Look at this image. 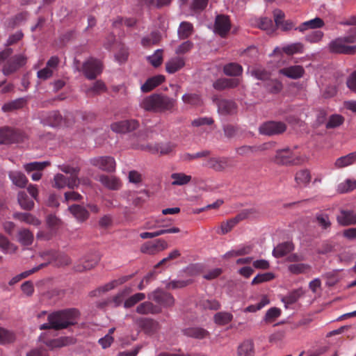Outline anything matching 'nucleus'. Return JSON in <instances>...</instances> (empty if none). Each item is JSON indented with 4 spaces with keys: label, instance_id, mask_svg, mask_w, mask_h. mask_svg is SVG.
Here are the masks:
<instances>
[{
    "label": "nucleus",
    "instance_id": "nucleus-1",
    "mask_svg": "<svg viewBox=\"0 0 356 356\" xmlns=\"http://www.w3.org/2000/svg\"><path fill=\"white\" fill-rule=\"evenodd\" d=\"M175 104V100L166 95L152 94L145 97L140 103V106L146 111L162 113L171 111Z\"/></svg>",
    "mask_w": 356,
    "mask_h": 356
},
{
    "label": "nucleus",
    "instance_id": "nucleus-2",
    "mask_svg": "<svg viewBox=\"0 0 356 356\" xmlns=\"http://www.w3.org/2000/svg\"><path fill=\"white\" fill-rule=\"evenodd\" d=\"M356 27L349 30L346 35L339 37L329 43V50L334 54L353 55L356 53Z\"/></svg>",
    "mask_w": 356,
    "mask_h": 356
},
{
    "label": "nucleus",
    "instance_id": "nucleus-3",
    "mask_svg": "<svg viewBox=\"0 0 356 356\" xmlns=\"http://www.w3.org/2000/svg\"><path fill=\"white\" fill-rule=\"evenodd\" d=\"M79 312L76 309L59 310L48 316V321H52L54 330H60L76 323Z\"/></svg>",
    "mask_w": 356,
    "mask_h": 356
},
{
    "label": "nucleus",
    "instance_id": "nucleus-4",
    "mask_svg": "<svg viewBox=\"0 0 356 356\" xmlns=\"http://www.w3.org/2000/svg\"><path fill=\"white\" fill-rule=\"evenodd\" d=\"M13 52L11 48H6L0 52V63L6 60L2 70L3 74L6 76L14 73L26 63V57L22 54L15 55L9 58Z\"/></svg>",
    "mask_w": 356,
    "mask_h": 356
},
{
    "label": "nucleus",
    "instance_id": "nucleus-5",
    "mask_svg": "<svg viewBox=\"0 0 356 356\" xmlns=\"http://www.w3.org/2000/svg\"><path fill=\"white\" fill-rule=\"evenodd\" d=\"M26 136L24 133L15 128L4 126L0 127V144L10 145L23 142Z\"/></svg>",
    "mask_w": 356,
    "mask_h": 356
},
{
    "label": "nucleus",
    "instance_id": "nucleus-6",
    "mask_svg": "<svg viewBox=\"0 0 356 356\" xmlns=\"http://www.w3.org/2000/svg\"><path fill=\"white\" fill-rule=\"evenodd\" d=\"M133 320L134 324L149 336L155 334L161 329L160 323L151 318L134 317Z\"/></svg>",
    "mask_w": 356,
    "mask_h": 356
},
{
    "label": "nucleus",
    "instance_id": "nucleus-7",
    "mask_svg": "<svg viewBox=\"0 0 356 356\" xmlns=\"http://www.w3.org/2000/svg\"><path fill=\"white\" fill-rule=\"evenodd\" d=\"M275 162L280 165H298L301 163L304 159L297 156L290 149H278L275 156Z\"/></svg>",
    "mask_w": 356,
    "mask_h": 356
},
{
    "label": "nucleus",
    "instance_id": "nucleus-8",
    "mask_svg": "<svg viewBox=\"0 0 356 356\" xmlns=\"http://www.w3.org/2000/svg\"><path fill=\"white\" fill-rule=\"evenodd\" d=\"M148 298L159 305L160 307H170L175 304V298L172 295L159 289L148 294Z\"/></svg>",
    "mask_w": 356,
    "mask_h": 356
},
{
    "label": "nucleus",
    "instance_id": "nucleus-9",
    "mask_svg": "<svg viewBox=\"0 0 356 356\" xmlns=\"http://www.w3.org/2000/svg\"><path fill=\"white\" fill-rule=\"evenodd\" d=\"M83 72L87 79H95L102 73V64L100 60L90 58L83 63Z\"/></svg>",
    "mask_w": 356,
    "mask_h": 356
},
{
    "label": "nucleus",
    "instance_id": "nucleus-10",
    "mask_svg": "<svg viewBox=\"0 0 356 356\" xmlns=\"http://www.w3.org/2000/svg\"><path fill=\"white\" fill-rule=\"evenodd\" d=\"M286 129L284 122L268 121L263 123L259 128V131L262 135L273 136L282 134Z\"/></svg>",
    "mask_w": 356,
    "mask_h": 356
},
{
    "label": "nucleus",
    "instance_id": "nucleus-11",
    "mask_svg": "<svg viewBox=\"0 0 356 356\" xmlns=\"http://www.w3.org/2000/svg\"><path fill=\"white\" fill-rule=\"evenodd\" d=\"M90 163L99 169L112 172L115 170L116 163L113 157L109 156H97L90 160Z\"/></svg>",
    "mask_w": 356,
    "mask_h": 356
},
{
    "label": "nucleus",
    "instance_id": "nucleus-12",
    "mask_svg": "<svg viewBox=\"0 0 356 356\" xmlns=\"http://www.w3.org/2000/svg\"><path fill=\"white\" fill-rule=\"evenodd\" d=\"M168 247V245L165 240L159 238L143 243L140 247V251L143 253L152 255L166 250Z\"/></svg>",
    "mask_w": 356,
    "mask_h": 356
},
{
    "label": "nucleus",
    "instance_id": "nucleus-13",
    "mask_svg": "<svg viewBox=\"0 0 356 356\" xmlns=\"http://www.w3.org/2000/svg\"><path fill=\"white\" fill-rule=\"evenodd\" d=\"M231 29V22L228 16L218 15L216 17L214 31L222 38H225Z\"/></svg>",
    "mask_w": 356,
    "mask_h": 356
},
{
    "label": "nucleus",
    "instance_id": "nucleus-14",
    "mask_svg": "<svg viewBox=\"0 0 356 356\" xmlns=\"http://www.w3.org/2000/svg\"><path fill=\"white\" fill-rule=\"evenodd\" d=\"M250 211L246 210L238 213L234 218L222 222L220 225V232L218 233L225 234L229 232L240 221L248 218Z\"/></svg>",
    "mask_w": 356,
    "mask_h": 356
},
{
    "label": "nucleus",
    "instance_id": "nucleus-15",
    "mask_svg": "<svg viewBox=\"0 0 356 356\" xmlns=\"http://www.w3.org/2000/svg\"><path fill=\"white\" fill-rule=\"evenodd\" d=\"M100 258L97 254H91L81 259L75 266L74 269L78 272L90 270L94 268L99 261Z\"/></svg>",
    "mask_w": 356,
    "mask_h": 356
},
{
    "label": "nucleus",
    "instance_id": "nucleus-16",
    "mask_svg": "<svg viewBox=\"0 0 356 356\" xmlns=\"http://www.w3.org/2000/svg\"><path fill=\"white\" fill-rule=\"evenodd\" d=\"M80 179L79 178L66 177L62 174H57L54 177V186L57 188H63L67 186L70 189L77 188L79 185Z\"/></svg>",
    "mask_w": 356,
    "mask_h": 356
},
{
    "label": "nucleus",
    "instance_id": "nucleus-17",
    "mask_svg": "<svg viewBox=\"0 0 356 356\" xmlns=\"http://www.w3.org/2000/svg\"><path fill=\"white\" fill-rule=\"evenodd\" d=\"M228 157H209L204 163V166L213 169L216 172H222L229 166Z\"/></svg>",
    "mask_w": 356,
    "mask_h": 356
},
{
    "label": "nucleus",
    "instance_id": "nucleus-18",
    "mask_svg": "<svg viewBox=\"0 0 356 356\" xmlns=\"http://www.w3.org/2000/svg\"><path fill=\"white\" fill-rule=\"evenodd\" d=\"M136 148H140L144 150H149L150 152L160 153L161 155L168 154L172 152L175 148V145L172 143H165L161 144H155L154 145H141L140 147Z\"/></svg>",
    "mask_w": 356,
    "mask_h": 356
},
{
    "label": "nucleus",
    "instance_id": "nucleus-19",
    "mask_svg": "<svg viewBox=\"0 0 356 356\" xmlns=\"http://www.w3.org/2000/svg\"><path fill=\"white\" fill-rule=\"evenodd\" d=\"M49 165V163L47 161L44 162H31L29 163H26L24 165V170L27 172H31L32 171H35L31 175V179L33 181H38L42 177L41 171L47 165Z\"/></svg>",
    "mask_w": 356,
    "mask_h": 356
},
{
    "label": "nucleus",
    "instance_id": "nucleus-20",
    "mask_svg": "<svg viewBox=\"0 0 356 356\" xmlns=\"http://www.w3.org/2000/svg\"><path fill=\"white\" fill-rule=\"evenodd\" d=\"M138 125L136 120H123L112 124L111 129L117 133H125L135 130Z\"/></svg>",
    "mask_w": 356,
    "mask_h": 356
},
{
    "label": "nucleus",
    "instance_id": "nucleus-21",
    "mask_svg": "<svg viewBox=\"0 0 356 356\" xmlns=\"http://www.w3.org/2000/svg\"><path fill=\"white\" fill-rule=\"evenodd\" d=\"M132 277V275L122 276L118 279L113 280L111 282L104 284L102 286L99 287L97 290L91 292V296H97V293L100 294L101 293H105L109 291L118 286H120Z\"/></svg>",
    "mask_w": 356,
    "mask_h": 356
},
{
    "label": "nucleus",
    "instance_id": "nucleus-22",
    "mask_svg": "<svg viewBox=\"0 0 356 356\" xmlns=\"http://www.w3.org/2000/svg\"><path fill=\"white\" fill-rule=\"evenodd\" d=\"M161 311V307L155 305L149 301H145L139 304L136 309V312L142 315L158 314H160Z\"/></svg>",
    "mask_w": 356,
    "mask_h": 356
},
{
    "label": "nucleus",
    "instance_id": "nucleus-23",
    "mask_svg": "<svg viewBox=\"0 0 356 356\" xmlns=\"http://www.w3.org/2000/svg\"><path fill=\"white\" fill-rule=\"evenodd\" d=\"M279 73L288 78L298 79L303 76L305 70L301 65H292L280 69Z\"/></svg>",
    "mask_w": 356,
    "mask_h": 356
},
{
    "label": "nucleus",
    "instance_id": "nucleus-24",
    "mask_svg": "<svg viewBox=\"0 0 356 356\" xmlns=\"http://www.w3.org/2000/svg\"><path fill=\"white\" fill-rule=\"evenodd\" d=\"M338 223L342 226L356 224V213L350 210H341L337 217Z\"/></svg>",
    "mask_w": 356,
    "mask_h": 356
},
{
    "label": "nucleus",
    "instance_id": "nucleus-25",
    "mask_svg": "<svg viewBox=\"0 0 356 356\" xmlns=\"http://www.w3.org/2000/svg\"><path fill=\"white\" fill-rule=\"evenodd\" d=\"M218 111L222 115L233 114L236 111V104L232 100L219 99L217 102Z\"/></svg>",
    "mask_w": 356,
    "mask_h": 356
},
{
    "label": "nucleus",
    "instance_id": "nucleus-26",
    "mask_svg": "<svg viewBox=\"0 0 356 356\" xmlns=\"http://www.w3.org/2000/svg\"><path fill=\"white\" fill-rule=\"evenodd\" d=\"M69 211L72 215L80 222H85L88 219L89 211L82 205L72 204L69 207Z\"/></svg>",
    "mask_w": 356,
    "mask_h": 356
},
{
    "label": "nucleus",
    "instance_id": "nucleus-27",
    "mask_svg": "<svg viewBox=\"0 0 356 356\" xmlns=\"http://www.w3.org/2000/svg\"><path fill=\"white\" fill-rule=\"evenodd\" d=\"M165 81V76L158 74L147 79L144 84L141 86V90L143 92H149L156 87L159 86Z\"/></svg>",
    "mask_w": 356,
    "mask_h": 356
},
{
    "label": "nucleus",
    "instance_id": "nucleus-28",
    "mask_svg": "<svg viewBox=\"0 0 356 356\" xmlns=\"http://www.w3.org/2000/svg\"><path fill=\"white\" fill-rule=\"evenodd\" d=\"M99 181L110 190H119L121 187V182L119 179L114 176L102 175L99 176Z\"/></svg>",
    "mask_w": 356,
    "mask_h": 356
},
{
    "label": "nucleus",
    "instance_id": "nucleus-29",
    "mask_svg": "<svg viewBox=\"0 0 356 356\" xmlns=\"http://www.w3.org/2000/svg\"><path fill=\"white\" fill-rule=\"evenodd\" d=\"M185 65V60L181 57H174L165 63V70L170 74H174Z\"/></svg>",
    "mask_w": 356,
    "mask_h": 356
},
{
    "label": "nucleus",
    "instance_id": "nucleus-30",
    "mask_svg": "<svg viewBox=\"0 0 356 356\" xmlns=\"http://www.w3.org/2000/svg\"><path fill=\"white\" fill-rule=\"evenodd\" d=\"M294 249V245L292 242L286 241L278 244L273 250V254L277 258H280L289 254Z\"/></svg>",
    "mask_w": 356,
    "mask_h": 356
},
{
    "label": "nucleus",
    "instance_id": "nucleus-31",
    "mask_svg": "<svg viewBox=\"0 0 356 356\" xmlns=\"http://www.w3.org/2000/svg\"><path fill=\"white\" fill-rule=\"evenodd\" d=\"M324 25V21L321 18L317 17L314 19L302 23L296 29L300 32H303L307 29H320Z\"/></svg>",
    "mask_w": 356,
    "mask_h": 356
},
{
    "label": "nucleus",
    "instance_id": "nucleus-32",
    "mask_svg": "<svg viewBox=\"0 0 356 356\" xmlns=\"http://www.w3.org/2000/svg\"><path fill=\"white\" fill-rule=\"evenodd\" d=\"M180 232L179 228L173 227L171 229H160L153 232H142L140 237L143 239L152 238L165 234H175Z\"/></svg>",
    "mask_w": 356,
    "mask_h": 356
},
{
    "label": "nucleus",
    "instance_id": "nucleus-33",
    "mask_svg": "<svg viewBox=\"0 0 356 356\" xmlns=\"http://www.w3.org/2000/svg\"><path fill=\"white\" fill-rule=\"evenodd\" d=\"M8 177L11 179L12 182L19 188L25 187L28 182L26 177L22 172L19 171L9 172Z\"/></svg>",
    "mask_w": 356,
    "mask_h": 356
},
{
    "label": "nucleus",
    "instance_id": "nucleus-34",
    "mask_svg": "<svg viewBox=\"0 0 356 356\" xmlns=\"http://www.w3.org/2000/svg\"><path fill=\"white\" fill-rule=\"evenodd\" d=\"M315 222L323 230L330 229L332 225L329 215L325 212L316 213L315 215Z\"/></svg>",
    "mask_w": 356,
    "mask_h": 356
},
{
    "label": "nucleus",
    "instance_id": "nucleus-35",
    "mask_svg": "<svg viewBox=\"0 0 356 356\" xmlns=\"http://www.w3.org/2000/svg\"><path fill=\"white\" fill-rule=\"evenodd\" d=\"M106 90V86L105 83L102 81L98 80L95 81L92 86L86 90V94L88 97H94L105 92Z\"/></svg>",
    "mask_w": 356,
    "mask_h": 356
},
{
    "label": "nucleus",
    "instance_id": "nucleus-36",
    "mask_svg": "<svg viewBox=\"0 0 356 356\" xmlns=\"http://www.w3.org/2000/svg\"><path fill=\"white\" fill-rule=\"evenodd\" d=\"M184 335L195 339H202L209 335V332L201 327H189L183 330Z\"/></svg>",
    "mask_w": 356,
    "mask_h": 356
},
{
    "label": "nucleus",
    "instance_id": "nucleus-37",
    "mask_svg": "<svg viewBox=\"0 0 356 356\" xmlns=\"http://www.w3.org/2000/svg\"><path fill=\"white\" fill-rule=\"evenodd\" d=\"M193 33V26L188 22H182L177 31L178 37L181 40L189 38Z\"/></svg>",
    "mask_w": 356,
    "mask_h": 356
},
{
    "label": "nucleus",
    "instance_id": "nucleus-38",
    "mask_svg": "<svg viewBox=\"0 0 356 356\" xmlns=\"http://www.w3.org/2000/svg\"><path fill=\"white\" fill-rule=\"evenodd\" d=\"M13 218L34 226H38L40 225V221L29 213L17 212L13 214Z\"/></svg>",
    "mask_w": 356,
    "mask_h": 356
},
{
    "label": "nucleus",
    "instance_id": "nucleus-39",
    "mask_svg": "<svg viewBox=\"0 0 356 356\" xmlns=\"http://www.w3.org/2000/svg\"><path fill=\"white\" fill-rule=\"evenodd\" d=\"M254 353V344L250 340L244 341L237 349V356H252Z\"/></svg>",
    "mask_w": 356,
    "mask_h": 356
},
{
    "label": "nucleus",
    "instance_id": "nucleus-40",
    "mask_svg": "<svg viewBox=\"0 0 356 356\" xmlns=\"http://www.w3.org/2000/svg\"><path fill=\"white\" fill-rule=\"evenodd\" d=\"M161 40V33L159 31H153L149 35L142 38L141 44L144 47H149L152 45L159 44Z\"/></svg>",
    "mask_w": 356,
    "mask_h": 356
},
{
    "label": "nucleus",
    "instance_id": "nucleus-41",
    "mask_svg": "<svg viewBox=\"0 0 356 356\" xmlns=\"http://www.w3.org/2000/svg\"><path fill=\"white\" fill-rule=\"evenodd\" d=\"M170 177L173 180L172 181V185L173 186H184L188 184L192 179L191 175H187L182 172L172 173Z\"/></svg>",
    "mask_w": 356,
    "mask_h": 356
},
{
    "label": "nucleus",
    "instance_id": "nucleus-42",
    "mask_svg": "<svg viewBox=\"0 0 356 356\" xmlns=\"http://www.w3.org/2000/svg\"><path fill=\"white\" fill-rule=\"evenodd\" d=\"M356 161V151L337 159L336 167L341 168L352 165Z\"/></svg>",
    "mask_w": 356,
    "mask_h": 356
},
{
    "label": "nucleus",
    "instance_id": "nucleus-43",
    "mask_svg": "<svg viewBox=\"0 0 356 356\" xmlns=\"http://www.w3.org/2000/svg\"><path fill=\"white\" fill-rule=\"evenodd\" d=\"M26 101L24 98H19L13 101L6 103L2 106V110L4 112H11L19 108H22L26 104Z\"/></svg>",
    "mask_w": 356,
    "mask_h": 356
},
{
    "label": "nucleus",
    "instance_id": "nucleus-44",
    "mask_svg": "<svg viewBox=\"0 0 356 356\" xmlns=\"http://www.w3.org/2000/svg\"><path fill=\"white\" fill-rule=\"evenodd\" d=\"M311 180L310 172L307 169L298 171L295 176V181L299 186H306Z\"/></svg>",
    "mask_w": 356,
    "mask_h": 356
},
{
    "label": "nucleus",
    "instance_id": "nucleus-45",
    "mask_svg": "<svg viewBox=\"0 0 356 356\" xmlns=\"http://www.w3.org/2000/svg\"><path fill=\"white\" fill-rule=\"evenodd\" d=\"M17 200L20 207L25 210L30 211L34 207V202L30 200L27 194L24 191L19 192L17 195Z\"/></svg>",
    "mask_w": 356,
    "mask_h": 356
},
{
    "label": "nucleus",
    "instance_id": "nucleus-46",
    "mask_svg": "<svg viewBox=\"0 0 356 356\" xmlns=\"http://www.w3.org/2000/svg\"><path fill=\"white\" fill-rule=\"evenodd\" d=\"M232 319L233 315L227 312H218L213 316L215 323L219 325H225L231 322Z\"/></svg>",
    "mask_w": 356,
    "mask_h": 356
},
{
    "label": "nucleus",
    "instance_id": "nucleus-47",
    "mask_svg": "<svg viewBox=\"0 0 356 356\" xmlns=\"http://www.w3.org/2000/svg\"><path fill=\"white\" fill-rule=\"evenodd\" d=\"M243 67L238 63H230L223 67V72L227 76H239L242 74Z\"/></svg>",
    "mask_w": 356,
    "mask_h": 356
},
{
    "label": "nucleus",
    "instance_id": "nucleus-48",
    "mask_svg": "<svg viewBox=\"0 0 356 356\" xmlns=\"http://www.w3.org/2000/svg\"><path fill=\"white\" fill-rule=\"evenodd\" d=\"M18 241L23 245H30L33 241V234L29 229H22L18 232Z\"/></svg>",
    "mask_w": 356,
    "mask_h": 356
},
{
    "label": "nucleus",
    "instance_id": "nucleus-49",
    "mask_svg": "<svg viewBox=\"0 0 356 356\" xmlns=\"http://www.w3.org/2000/svg\"><path fill=\"white\" fill-rule=\"evenodd\" d=\"M15 340V334L12 331L0 327V345H6L13 343Z\"/></svg>",
    "mask_w": 356,
    "mask_h": 356
},
{
    "label": "nucleus",
    "instance_id": "nucleus-50",
    "mask_svg": "<svg viewBox=\"0 0 356 356\" xmlns=\"http://www.w3.org/2000/svg\"><path fill=\"white\" fill-rule=\"evenodd\" d=\"M71 341L72 339L69 337H60L55 339L47 340L44 341V343L49 348L54 349L67 346Z\"/></svg>",
    "mask_w": 356,
    "mask_h": 356
},
{
    "label": "nucleus",
    "instance_id": "nucleus-51",
    "mask_svg": "<svg viewBox=\"0 0 356 356\" xmlns=\"http://www.w3.org/2000/svg\"><path fill=\"white\" fill-rule=\"evenodd\" d=\"M0 248L6 254H13L17 250V247L1 234H0Z\"/></svg>",
    "mask_w": 356,
    "mask_h": 356
},
{
    "label": "nucleus",
    "instance_id": "nucleus-52",
    "mask_svg": "<svg viewBox=\"0 0 356 356\" xmlns=\"http://www.w3.org/2000/svg\"><path fill=\"white\" fill-rule=\"evenodd\" d=\"M124 300V296L122 293H120L114 296L113 297L108 299L107 300L100 303V307H104L105 306H111L113 307H117L122 305Z\"/></svg>",
    "mask_w": 356,
    "mask_h": 356
},
{
    "label": "nucleus",
    "instance_id": "nucleus-53",
    "mask_svg": "<svg viewBox=\"0 0 356 356\" xmlns=\"http://www.w3.org/2000/svg\"><path fill=\"white\" fill-rule=\"evenodd\" d=\"M304 46L300 42H296L288 44L282 48V51L287 55H293L295 54L302 53Z\"/></svg>",
    "mask_w": 356,
    "mask_h": 356
},
{
    "label": "nucleus",
    "instance_id": "nucleus-54",
    "mask_svg": "<svg viewBox=\"0 0 356 356\" xmlns=\"http://www.w3.org/2000/svg\"><path fill=\"white\" fill-rule=\"evenodd\" d=\"M344 118L339 114H333L330 116L325 125L327 129H333L339 127L344 122Z\"/></svg>",
    "mask_w": 356,
    "mask_h": 356
},
{
    "label": "nucleus",
    "instance_id": "nucleus-55",
    "mask_svg": "<svg viewBox=\"0 0 356 356\" xmlns=\"http://www.w3.org/2000/svg\"><path fill=\"white\" fill-rule=\"evenodd\" d=\"M301 293L299 290H295L291 291L287 296L282 298V301L284 302L286 308H288L289 305L294 304L298 301L300 297Z\"/></svg>",
    "mask_w": 356,
    "mask_h": 356
},
{
    "label": "nucleus",
    "instance_id": "nucleus-56",
    "mask_svg": "<svg viewBox=\"0 0 356 356\" xmlns=\"http://www.w3.org/2000/svg\"><path fill=\"white\" fill-rule=\"evenodd\" d=\"M145 298L143 293H137L128 298L124 302L125 308H130Z\"/></svg>",
    "mask_w": 356,
    "mask_h": 356
},
{
    "label": "nucleus",
    "instance_id": "nucleus-57",
    "mask_svg": "<svg viewBox=\"0 0 356 356\" xmlns=\"http://www.w3.org/2000/svg\"><path fill=\"white\" fill-rule=\"evenodd\" d=\"M182 100L184 103L193 106H200L202 104L200 96L195 93H188L182 96Z\"/></svg>",
    "mask_w": 356,
    "mask_h": 356
},
{
    "label": "nucleus",
    "instance_id": "nucleus-58",
    "mask_svg": "<svg viewBox=\"0 0 356 356\" xmlns=\"http://www.w3.org/2000/svg\"><path fill=\"white\" fill-rule=\"evenodd\" d=\"M47 124L51 127H57L61 124L62 116L58 111L49 113L46 118Z\"/></svg>",
    "mask_w": 356,
    "mask_h": 356
},
{
    "label": "nucleus",
    "instance_id": "nucleus-59",
    "mask_svg": "<svg viewBox=\"0 0 356 356\" xmlns=\"http://www.w3.org/2000/svg\"><path fill=\"white\" fill-rule=\"evenodd\" d=\"M264 87L271 93H278L282 89V84L277 80L270 79L264 83Z\"/></svg>",
    "mask_w": 356,
    "mask_h": 356
},
{
    "label": "nucleus",
    "instance_id": "nucleus-60",
    "mask_svg": "<svg viewBox=\"0 0 356 356\" xmlns=\"http://www.w3.org/2000/svg\"><path fill=\"white\" fill-rule=\"evenodd\" d=\"M211 154L210 151L209 150H203L199 152H197L195 154H190V153H185L181 155V158L184 161H191L194 159L202 158V157H207L209 156Z\"/></svg>",
    "mask_w": 356,
    "mask_h": 356
},
{
    "label": "nucleus",
    "instance_id": "nucleus-61",
    "mask_svg": "<svg viewBox=\"0 0 356 356\" xmlns=\"http://www.w3.org/2000/svg\"><path fill=\"white\" fill-rule=\"evenodd\" d=\"M147 60L154 67L160 66L163 62V50L157 49L152 56H148Z\"/></svg>",
    "mask_w": 356,
    "mask_h": 356
},
{
    "label": "nucleus",
    "instance_id": "nucleus-62",
    "mask_svg": "<svg viewBox=\"0 0 356 356\" xmlns=\"http://www.w3.org/2000/svg\"><path fill=\"white\" fill-rule=\"evenodd\" d=\"M200 305L205 309L218 310L220 308V304L216 300H202Z\"/></svg>",
    "mask_w": 356,
    "mask_h": 356
},
{
    "label": "nucleus",
    "instance_id": "nucleus-63",
    "mask_svg": "<svg viewBox=\"0 0 356 356\" xmlns=\"http://www.w3.org/2000/svg\"><path fill=\"white\" fill-rule=\"evenodd\" d=\"M310 269V266L306 264H294L289 266V270L293 274H300Z\"/></svg>",
    "mask_w": 356,
    "mask_h": 356
},
{
    "label": "nucleus",
    "instance_id": "nucleus-64",
    "mask_svg": "<svg viewBox=\"0 0 356 356\" xmlns=\"http://www.w3.org/2000/svg\"><path fill=\"white\" fill-rule=\"evenodd\" d=\"M281 315V310L277 307H271L266 313L265 321L267 323L273 322Z\"/></svg>",
    "mask_w": 356,
    "mask_h": 356
}]
</instances>
